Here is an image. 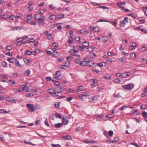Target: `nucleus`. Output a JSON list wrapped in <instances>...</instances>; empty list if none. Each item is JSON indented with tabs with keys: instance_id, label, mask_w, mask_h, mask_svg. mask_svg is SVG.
Listing matches in <instances>:
<instances>
[{
	"instance_id": "1",
	"label": "nucleus",
	"mask_w": 147,
	"mask_h": 147,
	"mask_svg": "<svg viewBox=\"0 0 147 147\" xmlns=\"http://www.w3.org/2000/svg\"><path fill=\"white\" fill-rule=\"evenodd\" d=\"M94 64V63L91 61L89 60L88 58H85L83 61H81L80 65L82 66H84L88 65L90 66H93Z\"/></svg>"
},
{
	"instance_id": "2",
	"label": "nucleus",
	"mask_w": 147,
	"mask_h": 147,
	"mask_svg": "<svg viewBox=\"0 0 147 147\" xmlns=\"http://www.w3.org/2000/svg\"><path fill=\"white\" fill-rule=\"evenodd\" d=\"M125 4V3L124 2H120L117 3V5L119 6V7L122 10L124 11L125 12H126L129 11V9H126L125 7L121 6L122 5Z\"/></svg>"
},
{
	"instance_id": "3",
	"label": "nucleus",
	"mask_w": 147,
	"mask_h": 147,
	"mask_svg": "<svg viewBox=\"0 0 147 147\" xmlns=\"http://www.w3.org/2000/svg\"><path fill=\"white\" fill-rule=\"evenodd\" d=\"M134 86L133 84H128L123 85V88L126 90H130L133 88Z\"/></svg>"
},
{
	"instance_id": "4",
	"label": "nucleus",
	"mask_w": 147,
	"mask_h": 147,
	"mask_svg": "<svg viewBox=\"0 0 147 147\" xmlns=\"http://www.w3.org/2000/svg\"><path fill=\"white\" fill-rule=\"evenodd\" d=\"M55 76L58 79H61L62 78V77L61 76L59 71H57Z\"/></svg>"
},
{
	"instance_id": "5",
	"label": "nucleus",
	"mask_w": 147,
	"mask_h": 147,
	"mask_svg": "<svg viewBox=\"0 0 147 147\" xmlns=\"http://www.w3.org/2000/svg\"><path fill=\"white\" fill-rule=\"evenodd\" d=\"M7 60L9 61V62L14 63L16 62L17 61V59L16 58H8Z\"/></svg>"
},
{
	"instance_id": "6",
	"label": "nucleus",
	"mask_w": 147,
	"mask_h": 147,
	"mask_svg": "<svg viewBox=\"0 0 147 147\" xmlns=\"http://www.w3.org/2000/svg\"><path fill=\"white\" fill-rule=\"evenodd\" d=\"M116 76H118V77L121 76L122 78H125L126 77L125 76V74L124 73L121 74L120 73H118L116 74Z\"/></svg>"
},
{
	"instance_id": "7",
	"label": "nucleus",
	"mask_w": 147,
	"mask_h": 147,
	"mask_svg": "<svg viewBox=\"0 0 147 147\" xmlns=\"http://www.w3.org/2000/svg\"><path fill=\"white\" fill-rule=\"evenodd\" d=\"M49 18L51 20H57V19L56 15H50L49 17Z\"/></svg>"
},
{
	"instance_id": "8",
	"label": "nucleus",
	"mask_w": 147,
	"mask_h": 147,
	"mask_svg": "<svg viewBox=\"0 0 147 147\" xmlns=\"http://www.w3.org/2000/svg\"><path fill=\"white\" fill-rule=\"evenodd\" d=\"M26 106L28 108L31 109H33L35 108L33 105L31 104H27L26 105Z\"/></svg>"
},
{
	"instance_id": "9",
	"label": "nucleus",
	"mask_w": 147,
	"mask_h": 147,
	"mask_svg": "<svg viewBox=\"0 0 147 147\" xmlns=\"http://www.w3.org/2000/svg\"><path fill=\"white\" fill-rule=\"evenodd\" d=\"M61 138L65 140H70L71 139V137L70 135H67L65 136H63L61 137Z\"/></svg>"
},
{
	"instance_id": "10",
	"label": "nucleus",
	"mask_w": 147,
	"mask_h": 147,
	"mask_svg": "<svg viewBox=\"0 0 147 147\" xmlns=\"http://www.w3.org/2000/svg\"><path fill=\"white\" fill-rule=\"evenodd\" d=\"M127 23L123 20H121L120 22V26L121 27H124V26Z\"/></svg>"
},
{
	"instance_id": "11",
	"label": "nucleus",
	"mask_w": 147,
	"mask_h": 147,
	"mask_svg": "<svg viewBox=\"0 0 147 147\" xmlns=\"http://www.w3.org/2000/svg\"><path fill=\"white\" fill-rule=\"evenodd\" d=\"M57 18V19L58 18L59 19H61L63 18L64 17V14H61L60 15H56Z\"/></svg>"
},
{
	"instance_id": "12",
	"label": "nucleus",
	"mask_w": 147,
	"mask_h": 147,
	"mask_svg": "<svg viewBox=\"0 0 147 147\" xmlns=\"http://www.w3.org/2000/svg\"><path fill=\"white\" fill-rule=\"evenodd\" d=\"M90 95V94L88 92H85L83 93L81 96V97H82V100H83V98H82V97L83 96H89Z\"/></svg>"
},
{
	"instance_id": "13",
	"label": "nucleus",
	"mask_w": 147,
	"mask_h": 147,
	"mask_svg": "<svg viewBox=\"0 0 147 147\" xmlns=\"http://www.w3.org/2000/svg\"><path fill=\"white\" fill-rule=\"evenodd\" d=\"M107 38L108 37L106 36L102 37L101 38L102 42H107L108 41L107 39Z\"/></svg>"
},
{
	"instance_id": "14",
	"label": "nucleus",
	"mask_w": 147,
	"mask_h": 147,
	"mask_svg": "<svg viewBox=\"0 0 147 147\" xmlns=\"http://www.w3.org/2000/svg\"><path fill=\"white\" fill-rule=\"evenodd\" d=\"M134 45H132L129 47V49H131L132 50H134V49H135V47H137L136 43V42H135L134 43Z\"/></svg>"
},
{
	"instance_id": "15",
	"label": "nucleus",
	"mask_w": 147,
	"mask_h": 147,
	"mask_svg": "<svg viewBox=\"0 0 147 147\" xmlns=\"http://www.w3.org/2000/svg\"><path fill=\"white\" fill-rule=\"evenodd\" d=\"M97 64V65L100 67L105 66L106 65V63L104 62L98 63Z\"/></svg>"
},
{
	"instance_id": "16",
	"label": "nucleus",
	"mask_w": 147,
	"mask_h": 147,
	"mask_svg": "<svg viewBox=\"0 0 147 147\" xmlns=\"http://www.w3.org/2000/svg\"><path fill=\"white\" fill-rule=\"evenodd\" d=\"M68 120L66 119H65L64 118L62 120V122L63 124L65 125L67 124L68 123Z\"/></svg>"
},
{
	"instance_id": "17",
	"label": "nucleus",
	"mask_w": 147,
	"mask_h": 147,
	"mask_svg": "<svg viewBox=\"0 0 147 147\" xmlns=\"http://www.w3.org/2000/svg\"><path fill=\"white\" fill-rule=\"evenodd\" d=\"M62 123H58L55 124V126L56 128H59L62 127Z\"/></svg>"
},
{
	"instance_id": "18",
	"label": "nucleus",
	"mask_w": 147,
	"mask_h": 147,
	"mask_svg": "<svg viewBox=\"0 0 147 147\" xmlns=\"http://www.w3.org/2000/svg\"><path fill=\"white\" fill-rule=\"evenodd\" d=\"M46 11V10L45 9H42L39 10L38 11V12L39 14H42Z\"/></svg>"
},
{
	"instance_id": "19",
	"label": "nucleus",
	"mask_w": 147,
	"mask_h": 147,
	"mask_svg": "<svg viewBox=\"0 0 147 147\" xmlns=\"http://www.w3.org/2000/svg\"><path fill=\"white\" fill-rule=\"evenodd\" d=\"M55 115L56 118H58L60 119H61L62 118L61 115L60 114H59L56 113L55 114Z\"/></svg>"
},
{
	"instance_id": "20",
	"label": "nucleus",
	"mask_w": 147,
	"mask_h": 147,
	"mask_svg": "<svg viewBox=\"0 0 147 147\" xmlns=\"http://www.w3.org/2000/svg\"><path fill=\"white\" fill-rule=\"evenodd\" d=\"M24 61L25 63L27 65H28L30 63L29 60L28 59L24 58Z\"/></svg>"
},
{
	"instance_id": "21",
	"label": "nucleus",
	"mask_w": 147,
	"mask_h": 147,
	"mask_svg": "<svg viewBox=\"0 0 147 147\" xmlns=\"http://www.w3.org/2000/svg\"><path fill=\"white\" fill-rule=\"evenodd\" d=\"M30 71L29 69H28L26 70L25 72L24 73V74L25 76H28L30 74Z\"/></svg>"
},
{
	"instance_id": "22",
	"label": "nucleus",
	"mask_w": 147,
	"mask_h": 147,
	"mask_svg": "<svg viewBox=\"0 0 147 147\" xmlns=\"http://www.w3.org/2000/svg\"><path fill=\"white\" fill-rule=\"evenodd\" d=\"M40 17H41V16L40 14H36L35 15L34 18L36 20H38L40 18Z\"/></svg>"
},
{
	"instance_id": "23",
	"label": "nucleus",
	"mask_w": 147,
	"mask_h": 147,
	"mask_svg": "<svg viewBox=\"0 0 147 147\" xmlns=\"http://www.w3.org/2000/svg\"><path fill=\"white\" fill-rule=\"evenodd\" d=\"M94 30L96 32H98L100 30L99 27L98 26L95 27L94 28Z\"/></svg>"
},
{
	"instance_id": "24",
	"label": "nucleus",
	"mask_w": 147,
	"mask_h": 147,
	"mask_svg": "<svg viewBox=\"0 0 147 147\" xmlns=\"http://www.w3.org/2000/svg\"><path fill=\"white\" fill-rule=\"evenodd\" d=\"M26 87H27V86L22 85L21 86L20 88L21 89V90L22 91L24 90L25 88H26Z\"/></svg>"
},
{
	"instance_id": "25",
	"label": "nucleus",
	"mask_w": 147,
	"mask_h": 147,
	"mask_svg": "<svg viewBox=\"0 0 147 147\" xmlns=\"http://www.w3.org/2000/svg\"><path fill=\"white\" fill-rule=\"evenodd\" d=\"M28 38V36H24L23 37H22L18 38L17 40H19L20 39H22V40H26L27 38Z\"/></svg>"
},
{
	"instance_id": "26",
	"label": "nucleus",
	"mask_w": 147,
	"mask_h": 147,
	"mask_svg": "<svg viewBox=\"0 0 147 147\" xmlns=\"http://www.w3.org/2000/svg\"><path fill=\"white\" fill-rule=\"evenodd\" d=\"M9 112L6 111L3 109H1L0 110V113H8Z\"/></svg>"
},
{
	"instance_id": "27",
	"label": "nucleus",
	"mask_w": 147,
	"mask_h": 147,
	"mask_svg": "<svg viewBox=\"0 0 147 147\" xmlns=\"http://www.w3.org/2000/svg\"><path fill=\"white\" fill-rule=\"evenodd\" d=\"M91 3L92 5L96 6H99L101 4V3H98L96 2H91Z\"/></svg>"
},
{
	"instance_id": "28",
	"label": "nucleus",
	"mask_w": 147,
	"mask_h": 147,
	"mask_svg": "<svg viewBox=\"0 0 147 147\" xmlns=\"http://www.w3.org/2000/svg\"><path fill=\"white\" fill-rule=\"evenodd\" d=\"M1 65L3 67H7V63L5 62H3L1 63Z\"/></svg>"
},
{
	"instance_id": "29",
	"label": "nucleus",
	"mask_w": 147,
	"mask_h": 147,
	"mask_svg": "<svg viewBox=\"0 0 147 147\" xmlns=\"http://www.w3.org/2000/svg\"><path fill=\"white\" fill-rule=\"evenodd\" d=\"M113 96L115 97H117V98H120L121 97V96L119 93L116 94V93L114 94Z\"/></svg>"
},
{
	"instance_id": "30",
	"label": "nucleus",
	"mask_w": 147,
	"mask_h": 147,
	"mask_svg": "<svg viewBox=\"0 0 147 147\" xmlns=\"http://www.w3.org/2000/svg\"><path fill=\"white\" fill-rule=\"evenodd\" d=\"M114 82L116 83H119L121 82V80L119 79H115L113 80Z\"/></svg>"
},
{
	"instance_id": "31",
	"label": "nucleus",
	"mask_w": 147,
	"mask_h": 147,
	"mask_svg": "<svg viewBox=\"0 0 147 147\" xmlns=\"http://www.w3.org/2000/svg\"><path fill=\"white\" fill-rule=\"evenodd\" d=\"M97 97V96H94L92 97L91 98L90 100H89V102H92L94 101V99L95 98H96Z\"/></svg>"
},
{
	"instance_id": "32",
	"label": "nucleus",
	"mask_w": 147,
	"mask_h": 147,
	"mask_svg": "<svg viewBox=\"0 0 147 147\" xmlns=\"http://www.w3.org/2000/svg\"><path fill=\"white\" fill-rule=\"evenodd\" d=\"M130 56L132 58H134L136 56V54L134 53H131L130 54Z\"/></svg>"
},
{
	"instance_id": "33",
	"label": "nucleus",
	"mask_w": 147,
	"mask_h": 147,
	"mask_svg": "<svg viewBox=\"0 0 147 147\" xmlns=\"http://www.w3.org/2000/svg\"><path fill=\"white\" fill-rule=\"evenodd\" d=\"M143 11L145 14L147 16V7H143Z\"/></svg>"
},
{
	"instance_id": "34",
	"label": "nucleus",
	"mask_w": 147,
	"mask_h": 147,
	"mask_svg": "<svg viewBox=\"0 0 147 147\" xmlns=\"http://www.w3.org/2000/svg\"><path fill=\"white\" fill-rule=\"evenodd\" d=\"M55 27V24H51L49 26V28L50 29H52Z\"/></svg>"
},
{
	"instance_id": "35",
	"label": "nucleus",
	"mask_w": 147,
	"mask_h": 147,
	"mask_svg": "<svg viewBox=\"0 0 147 147\" xmlns=\"http://www.w3.org/2000/svg\"><path fill=\"white\" fill-rule=\"evenodd\" d=\"M59 103L57 102H55L54 103V105L55 107L57 108H58L59 107Z\"/></svg>"
},
{
	"instance_id": "36",
	"label": "nucleus",
	"mask_w": 147,
	"mask_h": 147,
	"mask_svg": "<svg viewBox=\"0 0 147 147\" xmlns=\"http://www.w3.org/2000/svg\"><path fill=\"white\" fill-rule=\"evenodd\" d=\"M48 92V93L50 94H51L52 93H53V92H54V90H53V89H50L49 90H48L47 91Z\"/></svg>"
},
{
	"instance_id": "37",
	"label": "nucleus",
	"mask_w": 147,
	"mask_h": 147,
	"mask_svg": "<svg viewBox=\"0 0 147 147\" xmlns=\"http://www.w3.org/2000/svg\"><path fill=\"white\" fill-rule=\"evenodd\" d=\"M83 45L84 47H86L88 46L89 43H87L86 41H85L83 43Z\"/></svg>"
},
{
	"instance_id": "38",
	"label": "nucleus",
	"mask_w": 147,
	"mask_h": 147,
	"mask_svg": "<svg viewBox=\"0 0 147 147\" xmlns=\"http://www.w3.org/2000/svg\"><path fill=\"white\" fill-rule=\"evenodd\" d=\"M53 36H52V34H49L47 36V38L49 39H51L53 38Z\"/></svg>"
},
{
	"instance_id": "39",
	"label": "nucleus",
	"mask_w": 147,
	"mask_h": 147,
	"mask_svg": "<svg viewBox=\"0 0 147 147\" xmlns=\"http://www.w3.org/2000/svg\"><path fill=\"white\" fill-rule=\"evenodd\" d=\"M109 135L110 136H112L113 134V131L111 130H110L108 132Z\"/></svg>"
},
{
	"instance_id": "40",
	"label": "nucleus",
	"mask_w": 147,
	"mask_h": 147,
	"mask_svg": "<svg viewBox=\"0 0 147 147\" xmlns=\"http://www.w3.org/2000/svg\"><path fill=\"white\" fill-rule=\"evenodd\" d=\"M52 146L53 147H61V146L59 144H52Z\"/></svg>"
},
{
	"instance_id": "41",
	"label": "nucleus",
	"mask_w": 147,
	"mask_h": 147,
	"mask_svg": "<svg viewBox=\"0 0 147 147\" xmlns=\"http://www.w3.org/2000/svg\"><path fill=\"white\" fill-rule=\"evenodd\" d=\"M142 115L144 117L147 116V113L145 111H144L142 113Z\"/></svg>"
},
{
	"instance_id": "42",
	"label": "nucleus",
	"mask_w": 147,
	"mask_h": 147,
	"mask_svg": "<svg viewBox=\"0 0 147 147\" xmlns=\"http://www.w3.org/2000/svg\"><path fill=\"white\" fill-rule=\"evenodd\" d=\"M121 54L123 55L127 56L129 55V53H125L124 52H121Z\"/></svg>"
},
{
	"instance_id": "43",
	"label": "nucleus",
	"mask_w": 147,
	"mask_h": 147,
	"mask_svg": "<svg viewBox=\"0 0 147 147\" xmlns=\"http://www.w3.org/2000/svg\"><path fill=\"white\" fill-rule=\"evenodd\" d=\"M26 53L28 55H30L31 54V51L29 50L27 51L26 52Z\"/></svg>"
},
{
	"instance_id": "44",
	"label": "nucleus",
	"mask_w": 147,
	"mask_h": 147,
	"mask_svg": "<svg viewBox=\"0 0 147 147\" xmlns=\"http://www.w3.org/2000/svg\"><path fill=\"white\" fill-rule=\"evenodd\" d=\"M130 144L134 145L136 147H140V146L137 145V143L135 142L131 143Z\"/></svg>"
},
{
	"instance_id": "45",
	"label": "nucleus",
	"mask_w": 147,
	"mask_h": 147,
	"mask_svg": "<svg viewBox=\"0 0 147 147\" xmlns=\"http://www.w3.org/2000/svg\"><path fill=\"white\" fill-rule=\"evenodd\" d=\"M0 139H1L3 142L5 141L4 137L1 135H0Z\"/></svg>"
},
{
	"instance_id": "46",
	"label": "nucleus",
	"mask_w": 147,
	"mask_h": 147,
	"mask_svg": "<svg viewBox=\"0 0 147 147\" xmlns=\"http://www.w3.org/2000/svg\"><path fill=\"white\" fill-rule=\"evenodd\" d=\"M5 55H9V56H12V53L10 52H8L6 53Z\"/></svg>"
},
{
	"instance_id": "47",
	"label": "nucleus",
	"mask_w": 147,
	"mask_h": 147,
	"mask_svg": "<svg viewBox=\"0 0 147 147\" xmlns=\"http://www.w3.org/2000/svg\"><path fill=\"white\" fill-rule=\"evenodd\" d=\"M46 52L47 54L48 55H51L52 54V52L46 50Z\"/></svg>"
},
{
	"instance_id": "48",
	"label": "nucleus",
	"mask_w": 147,
	"mask_h": 147,
	"mask_svg": "<svg viewBox=\"0 0 147 147\" xmlns=\"http://www.w3.org/2000/svg\"><path fill=\"white\" fill-rule=\"evenodd\" d=\"M73 48L74 49L78 50V49H79V47H78V46L74 45L73 46Z\"/></svg>"
},
{
	"instance_id": "49",
	"label": "nucleus",
	"mask_w": 147,
	"mask_h": 147,
	"mask_svg": "<svg viewBox=\"0 0 147 147\" xmlns=\"http://www.w3.org/2000/svg\"><path fill=\"white\" fill-rule=\"evenodd\" d=\"M15 63H16V65L20 67L21 66V64H20V63H19L18 61H17V62H16Z\"/></svg>"
},
{
	"instance_id": "50",
	"label": "nucleus",
	"mask_w": 147,
	"mask_h": 147,
	"mask_svg": "<svg viewBox=\"0 0 147 147\" xmlns=\"http://www.w3.org/2000/svg\"><path fill=\"white\" fill-rule=\"evenodd\" d=\"M76 63L78 64H79L80 63V60L79 59H77L75 60Z\"/></svg>"
},
{
	"instance_id": "51",
	"label": "nucleus",
	"mask_w": 147,
	"mask_h": 147,
	"mask_svg": "<svg viewBox=\"0 0 147 147\" xmlns=\"http://www.w3.org/2000/svg\"><path fill=\"white\" fill-rule=\"evenodd\" d=\"M119 140V138L118 137H116L114 138V140H113L114 142H117Z\"/></svg>"
},
{
	"instance_id": "52",
	"label": "nucleus",
	"mask_w": 147,
	"mask_h": 147,
	"mask_svg": "<svg viewBox=\"0 0 147 147\" xmlns=\"http://www.w3.org/2000/svg\"><path fill=\"white\" fill-rule=\"evenodd\" d=\"M65 65H62V66H68L69 65V62H66L65 63Z\"/></svg>"
},
{
	"instance_id": "53",
	"label": "nucleus",
	"mask_w": 147,
	"mask_h": 147,
	"mask_svg": "<svg viewBox=\"0 0 147 147\" xmlns=\"http://www.w3.org/2000/svg\"><path fill=\"white\" fill-rule=\"evenodd\" d=\"M7 49L8 50L10 51L12 49V47L11 46L9 45L7 46Z\"/></svg>"
},
{
	"instance_id": "54",
	"label": "nucleus",
	"mask_w": 147,
	"mask_h": 147,
	"mask_svg": "<svg viewBox=\"0 0 147 147\" xmlns=\"http://www.w3.org/2000/svg\"><path fill=\"white\" fill-rule=\"evenodd\" d=\"M58 89L59 90V91L57 92V94L63 91L61 89V88L60 87H58Z\"/></svg>"
},
{
	"instance_id": "55",
	"label": "nucleus",
	"mask_w": 147,
	"mask_h": 147,
	"mask_svg": "<svg viewBox=\"0 0 147 147\" xmlns=\"http://www.w3.org/2000/svg\"><path fill=\"white\" fill-rule=\"evenodd\" d=\"M9 82L10 83H11V85L12 84H14L15 83V82L13 80H10L9 81Z\"/></svg>"
},
{
	"instance_id": "56",
	"label": "nucleus",
	"mask_w": 147,
	"mask_h": 147,
	"mask_svg": "<svg viewBox=\"0 0 147 147\" xmlns=\"http://www.w3.org/2000/svg\"><path fill=\"white\" fill-rule=\"evenodd\" d=\"M45 123L47 126H49V124L48 123L47 119H46V120H45Z\"/></svg>"
},
{
	"instance_id": "57",
	"label": "nucleus",
	"mask_w": 147,
	"mask_h": 147,
	"mask_svg": "<svg viewBox=\"0 0 147 147\" xmlns=\"http://www.w3.org/2000/svg\"><path fill=\"white\" fill-rule=\"evenodd\" d=\"M58 45V44L56 43H54L52 44V46L54 47H57Z\"/></svg>"
},
{
	"instance_id": "58",
	"label": "nucleus",
	"mask_w": 147,
	"mask_h": 147,
	"mask_svg": "<svg viewBox=\"0 0 147 147\" xmlns=\"http://www.w3.org/2000/svg\"><path fill=\"white\" fill-rule=\"evenodd\" d=\"M34 40L33 39L30 38V39L29 40L27 41V43H30V42H34Z\"/></svg>"
},
{
	"instance_id": "59",
	"label": "nucleus",
	"mask_w": 147,
	"mask_h": 147,
	"mask_svg": "<svg viewBox=\"0 0 147 147\" xmlns=\"http://www.w3.org/2000/svg\"><path fill=\"white\" fill-rule=\"evenodd\" d=\"M142 26H139L138 27V29L139 30H141L142 31H143L144 29L142 28Z\"/></svg>"
},
{
	"instance_id": "60",
	"label": "nucleus",
	"mask_w": 147,
	"mask_h": 147,
	"mask_svg": "<svg viewBox=\"0 0 147 147\" xmlns=\"http://www.w3.org/2000/svg\"><path fill=\"white\" fill-rule=\"evenodd\" d=\"M128 18L127 17H125L124 18V19L123 20L124 22H125L127 23H128V21L127 20Z\"/></svg>"
},
{
	"instance_id": "61",
	"label": "nucleus",
	"mask_w": 147,
	"mask_h": 147,
	"mask_svg": "<svg viewBox=\"0 0 147 147\" xmlns=\"http://www.w3.org/2000/svg\"><path fill=\"white\" fill-rule=\"evenodd\" d=\"M99 8H102L103 9H107L108 8L107 7H105L104 6H100L98 7Z\"/></svg>"
},
{
	"instance_id": "62",
	"label": "nucleus",
	"mask_w": 147,
	"mask_h": 147,
	"mask_svg": "<svg viewBox=\"0 0 147 147\" xmlns=\"http://www.w3.org/2000/svg\"><path fill=\"white\" fill-rule=\"evenodd\" d=\"M126 108V107L125 105H123L122 106L120 109L121 110H123L125 109Z\"/></svg>"
},
{
	"instance_id": "63",
	"label": "nucleus",
	"mask_w": 147,
	"mask_h": 147,
	"mask_svg": "<svg viewBox=\"0 0 147 147\" xmlns=\"http://www.w3.org/2000/svg\"><path fill=\"white\" fill-rule=\"evenodd\" d=\"M125 57H122L121 58V59H119V60H120V61H121L122 62H123L125 61V59H124Z\"/></svg>"
},
{
	"instance_id": "64",
	"label": "nucleus",
	"mask_w": 147,
	"mask_h": 147,
	"mask_svg": "<svg viewBox=\"0 0 147 147\" xmlns=\"http://www.w3.org/2000/svg\"><path fill=\"white\" fill-rule=\"evenodd\" d=\"M73 99V98L72 97H69L67 98V100L68 101H70L72 99Z\"/></svg>"
}]
</instances>
